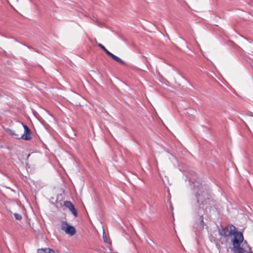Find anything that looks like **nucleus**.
I'll return each instance as SVG.
<instances>
[{
  "instance_id": "f8f14e48",
  "label": "nucleus",
  "mask_w": 253,
  "mask_h": 253,
  "mask_svg": "<svg viewBox=\"0 0 253 253\" xmlns=\"http://www.w3.org/2000/svg\"><path fill=\"white\" fill-rule=\"evenodd\" d=\"M251 124L253 126V119L250 120Z\"/></svg>"
},
{
  "instance_id": "39448f33",
  "label": "nucleus",
  "mask_w": 253,
  "mask_h": 253,
  "mask_svg": "<svg viewBox=\"0 0 253 253\" xmlns=\"http://www.w3.org/2000/svg\"><path fill=\"white\" fill-rule=\"evenodd\" d=\"M64 206L68 208L73 213L75 217L78 216V212L73 203L69 201L64 202Z\"/></svg>"
},
{
  "instance_id": "7ed1b4c3",
  "label": "nucleus",
  "mask_w": 253,
  "mask_h": 253,
  "mask_svg": "<svg viewBox=\"0 0 253 253\" xmlns=\"http://www.w3.org/2000/svg\"><path fill=\"white\" fill-rule=\"evenodd\" d=\"M98 45L99 47H100L102 50L104 51V52L110 57H111L112 59H113L114 60L117 61V62L122 64L126 65V63L123 61L121 58L118 57V56L115 55L111 52H110L109 51H108L106 47L101 43H99L98 44Z\"/></svg>"
},
{
  "instance_id": "9b49d317",
  "label": "nucleus",
  "mask_w": 253,
  "mask_h": 253,
  "mask_svg": "<svg viewBox=\"0 0 253 253\" xmlns=\"http://www.w3.org/2000/svg\"><path fill=\"white\" fill-rule=\"evenodd\" d=\"M103 240L105 242L107 243V237L106 235H104V233H103Z\"/></svg>"
},
{
  "instance_id": "9d476101",
  "label": "nucleus",
  "mask_w": 253,
  "mask_h": 253,
  "mask_svg": "<svg viewBox=\"0 0 253 253\" xmlns=\"http://www.w3.org/2000/svg\"><path fill=\"white\" fill-rule=\"evenodd\" d=\"M14 216L16 220H20L22 219V216L19 213H14Z\"/></svg>"
},
{
  "instance_id": "f03ea898",
  "label": "nucleus",
  "mask_w": 253,
  "mask_h": 253,
  "mask_svg": "<svg viewBox=\"0 0 253 253\" xmlns=\"http://www.w3.org/2000/svg\"><path fill=\"white\" fill-rule=\"evenodd\" d=\"M189 181L193 184V190L196 192L195 197L197 199V202L199 204V207L203 208L206 206V209L211 207L208 205L210 204L212 200L210 198V195L205 189L200 181L197 173L192 171L190 173Z\"/></svg>"
},
{
  "instance_id": "6e6552de",
  "label": "nucleus",
  "mask_w": 253,
  "mask_h": 253,
  "mask_svg": "<svg viewBox=\"0 0 253 253\" xmlns=\"http://www.w3.org/2000/svg\"><path fill=\"white\" fill-rule=\"evenodd\" d=\"M199 220L200 221V225L201 227L202 228H204L205 224H204V217H203V215L199 216Z\"/></svg>"
},
{
  "instance_id": "423d86ee",
  "label": "nucleus",
  "mask_w": 253,
  "mask_h": 253,
  "mask_svg": "<svg viewBox=\"0 0 253 253\" xmlns=\"http://www.w3.org/2000/svg\"><path fill=\"white\" fill-rule=\"evenodd\" d=\"M65 224L67 225V227L65 230V233L71 236L74 235L76 233L75 228L72 225H68L66 222H65Z\"/></svg>"
},
{
  "instance_id": "f257e3e1",
  "label": "nucleus",
  "mask_w": 253,
  "mask_h": 253,
  "mask_svg": "<svg viewBox=\"0 0 253 253\" xmlns=\"http://www.w3.org/2000/svg\"><path fill=\"white\" fill-rule=\"evenodd\" d=\"M219 234L224 237L226 240L229 238L230 236H233L231 239V242L233 246L232 251L233 253H244L245 250L241 247V244L243 242L247 244L246 241H244V236L241 231H238L237 229L233 225H227L224 227L221 226L218 229Z\"/></svg>"
},
{
  "instance_id": "1a4fd4ad",
  "label": "nucleus",
  "mask_w": 253,
  "mask_h": 253,
  "mask_svg": "<svg viewBox=\"0 0 253 253\" xmlns=\"http://www.w3.org/2000/svg\"><path fill=\"white\" fill-rule=\"evenodd\" d=\"M10 134L12 136H13L16 139H20L21 138H20V136L16 134L14 130H10Z\"/></svg>"
},
{
  "instance_id": "0eeeda50",
  "label": "nucleus",
  "mask_w": 253,
  "mask_h": 253,
  "mask_svg": "<svg viewBox=\"0 0 253 253\" xmlns=\"http://www.w3.org/2000/svg\"><path fill=\"white\" fill-rule=\"evenodd\" d=\"M38 253H55V251L50 248H45L39 249L38 250Z\"/></svg>"
},
{
  "instance_id": "20e7f679",
  "label": "nucleus",
  "mask_w": 253,
  "mask_h": 253,
  "mask_svg": "<svg viewBox=\"0 0 253 253\" xmlns=\"http://www.w3.org/2000/svg\"><path fill=\"white\" fill-rule=\"evenodd\" d=\"M22 125L24 129V134L20 136L21 139L25 140H29L32 138V131L29 127L24 123H22Z\"/></svg>"
}]
</instances>
